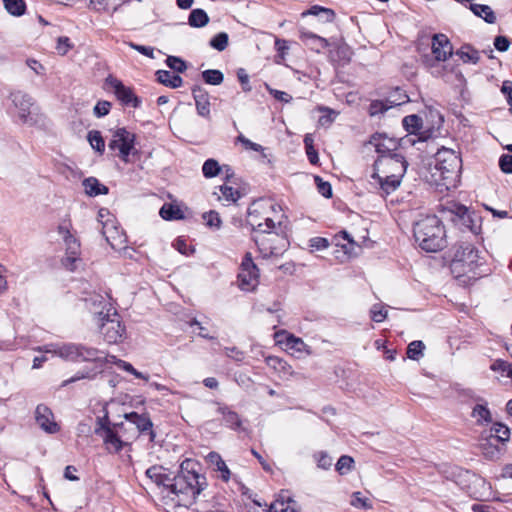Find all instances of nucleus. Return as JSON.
Instances as JSON below:
<instances>
[{
	"label": "nucleus",
	"instance_id": "1",
	"mask_svg": "<svg viewBox=\"0 0 512 512\" xmlns=\"http://www.w3.org/2000/svg\"><path fill=\"white\" fill-rule=\"evenodd\" d=\"M200 464L193 459H185L177 475L171 479L164 498H169L175 505L189 507L197 496L208 486L206 477L199 473Z\"/></svg>",
	"mask_w": 512,
	"mask_h": 512
},
{
	"label": "nucleus",
	"instance_id": "2",
	"mask_svg": "<svg viewBox=\"0 0 512 512\" xmlns=\"http://www.w3.org/2000/svg\"><path fill=\"white\" fill-rule=\"evenodd\" d=\"M478 249L469 242H460L453 246L450 261L452 275L463 284H469L485 275Z\"/></svg>",
	"mask_w": 512,
	"mask_h": 512
},
{
	"label": "nucleus",
	"instance_id": "3",
	"mask_svg": "<svg viewBox=\"0 0 512 512\" xmlns=\"http://www.w3.org/2000/svg\"><path fill=\"white\" fill-rule=\"evenodd\" d=\"M413 235L420 248L437 252L446 246V232L436 215H426L414 223Z\"/></svg>",
	"mask_w": 512,
	"mask_h": 512
},
{
	"label": "nucleus",
	"instance_id": "4",
	"mask_svg": "<svg viewBox=\"0 0 512 512\" xmlns=\"http://www.w3.org/2000/svg\"><path fill=\"white\" fill-rule=\"evenodd\" d=\"M510 439V429L499 422L484 429L479 436V448L488 460H497L505 452V444Z\"/></svg>",
	"mask_w": 512,
	"mask_h": 512
},
{
	"label": "nucleus",
	"instance_id": "5",
	"mask_svg": "<svg viewBox=\"0 0 512 512\" xmlns=\"http://www.w3.org/2000/svg\"><path fill=\"white\" fill-rule=\"evenodd\" d=\"M93 321L104 341L108 344H117L125 339L126 327L122 324L121 316L114 305H110L107 312H95Z\"/></svg>",
	"mask_w": 512,
	"mask_h": 512
},
{
	"label": "nucleus",
	"instance_id": "6",
	"mask_svg": "<svg viewBox=\"0 0 512 512\" xmlns=\"http://www.w3.org/2000/svg\"><path fill=\"white\" fill-rule=\"evenodd\" d=\"M408 163L401 154L379 156L373 166V174L384 178L402 179Z\"/></svg>",
	"mask_w": 512,
	"mask_h": 512
},
{
	"label": "nucleus",
	"instance_id": "7",
	"mask_svg": "<svg viewBox=\"0 0 512 512\" xmlns=\"http://www.w3.org/2000/svg\"><path fill=\"white\" fill-rule=\"evenodd\" d=\"M55 353L67 361H92L103 363L102 352L94 347H88L82 344H64L55 350Z\"/></svg>",
	"mask_w": 512,
	"mask_h": 512
},
{
	"label": "nucleus",
	"instance_id": "8",
	"mask_svg": "<svg viewBox=\"0 0 512 512\" xmlns=\"http://www.w3.org/2000/svg\"><path fill=\"white\" fill-rule=\"evenodd\" d=\"M435 169L443 179L457 177L462 168V160L453 149L442 147L434 157Z\"/></svg>",
	"mask_w": 512,
	"mask_h": 512
},
{
	"label": "nucleus",
	"instance_id": "9",
	"mask_svg": "<svg viewBox=\"0 0 512 512\" xmlns=\"http://www.w3.org/2000/svg\"><path fill=\"white\" fill-rule=\"evenodd\" d=\"M136 136L134 133L128 131L126 128H118L112 136V139L108 143L110 150H118L119 158L124 161H129L130 154H136L137 151L134 149Z\"/></svg>",
	"mask_w": 512,
	"mask_h": 512
},
{
	"label": "nucleus",
	"instance_id": "10",
	"mask_svg": "<svg viewBox=\"0 0 512 512\" xmlns=\"http://www.w3.org/2000/svg\"><path fill=\"white\" fill-rule=\"evenodd\" d=\"M238 286L243 291H253L256 288V264L251 252H247L241 262Z\"/></svg>",
	"mask_w": 512,
	"mask_h": 512
},
{
	"label": "nucleus",
	"instance_id": "11",
	"mask_svg": "<svg viewBox=\"0 0 512 512\" xmlns=\"http://www.w3.org/2000/svg\"><path fill=\"white\" fill-rule=\"evenodd\" d=\"M105 82L106 85L114 90L115 96L123 105L132 106L134 108H138L140 106L141 99L134 94L132 88L125 86L120 80L112 75H109Z\"/></svg>",
	"mask_w": 512,
	"mask_h": 512
},
{
	"label": "nucleus",
	"instance_id": "12",
	"mask_svg": "<svg viewBox=\"0 0 512 512\" xmlns=\"http://www.w3.org/2000/svg\"><path fill=\"white\" fill-rule=\"evenodd\" d=\"M278 343H284L287 350L297 353V357L302 354L311 355V348L299 337L287 333L286 331L277 332L275 334Z\"/></svg>",
	"mask_w": 512,
	"mask_h": 512
},
{
	"label": "nucleus",
	"instance_id": "13",
	"mask_svg": "<svg viewBox=\"0 0 512 512\" xmlns=\"http://www.w3.org/2000/svg\"><path fill=\"white\" fill-rule=\"evenodd\" d=\"M64 242L66 246V257L63 259V265L70 271H74L76 262L80 260V243L69 230H65Z\"/></svg>",
	"mask_w": 512,
	"mask_h": 512
},
{
	"label": "nucleus",
	"instance_id": "14",
	"mask_svg": "<svg viewBox=\"0 0 512 512\" xmlns=\"http://www.w3.org/2000/svg\"><path fill=\"white\" fill-rule=\"evenodd\" d=\"M35 420L42 430L49 434H55L60 430L54 420L53 412L44 404H39L35 410Z\"/></svg>",
	"mask_w": 512,
	"mask_h": 512
},
{
	"label": "nucleus",
	"instance_id": "15",
	"mask_svg": "<svg viewBox=\"0 0 512 512\" xmlns=\"http://www.w3.org/2000/svg\"><path fill=\"white\" fill-rule=\"evenodd\" d=\"M432 54L438 62L446 61L452 55V44L444 34H434L432 37Z\"/></svg>",
	"mask_w": 512,
	"mask_h": 512
},
{
	"label": "nucleus",
	"instance_id": "16",
	"mask_svg": "<svg viewBox=\"0 0 512 512\" xmlns=\"http://www.w3.org/2000/svg\"><path fill=\"white\" fill-rule=\"evenodd\" d=\"M369 143L375 147L379 156L397 154L398 142L382 134H375L371 137Z\"/></svg>",
	"mask_w": 512,
	"mask_h": 512
},
{
	"label": "nucleus",
	"instance_id": "17",
	"mask_svg": "<svg viewBox=\"0 0 512 512\" xmlns=\"http://www.w3.org/2000/svg\"><path fill=\"white\" fill-rule=\"evenodd\" d=\"M125 419L133 423L140 433H148L150 441H154L155 432L152 430L153 423L147 414H138L137 412H130L125 414Z\"/></svg>",
	"mask_w": 512,
	"mask_h": 512
},
{
	"label": "nucleus",
	"instance_id": "18",
	"mask_svg": "<svg viewBox=\"0 0 512 512\" xmlns=\"http://www.w3.org/2000/svg\"><path fill=\"white\" fill-rule=\"evenodd\" d=\"M10 99L12 100L15 107L19 109L20 119L24 123L28 122L30 108L33 105L32 98L26 93L16 91L10 94Z\"/></svg>",
	"mask_w": 512,
	"mask_h": 512
},
{
	"label": "nucleus",
	"instance_id": "19",
	"mask_svg": "<svg viewBox=\"0 0 512 512\" xmlns=\"http://www.w3.org/2000/svg\"><path fill=\"white\" fill-rule=\"evenodd\" d=\"M145 475L159 488H162L161 493L163 494V497H165V488H167L171 481V478L167 473V469L161 465H153L146 470Z\"/></svg>",
	"mask_w": 512,
	"mask_h": 512
},
{
	"label": "nucleus",
	"instance_id": "20",
	"mask_svg": "<svg viewBox=\"0 0 512 512\" xmlns=\"http://www.w3.org/2000/svg\"><path fill=\"white\" fill-rule=\"evenodd\" d=\"M192 95L195 100L197 114L203 118L210 119V101L207 91L200 86L192 89Z\"/></svg>",
	"mask_w": 512,
	"mask_h": 512
},
{
	"label": "nucleus",
	"instance_id": "21",
	"mask_svg": "<svg viewBox=\"0 0 512 512\" xmlns=\"http://www.w3.org/2000/svg\"><path fill=\"white\" fill-rule=\"evenodd\" d=\"M300 506L289 495L281 494L278 499L271 503L269 512H299Z\"/></svg>",
	"mask_w": 512,
	"mask_h": 512
},
{
	"label": "nucleus",
	"instance_id": "22",
	"mask_svg": "<svg viewBox=\"0 0 512 512\" xmlns=\"http://www.w3.org/2000/svg\"><path fill=\"white\" fill-rule=\"evenodd\" d=\"M206 461L210 464L213 470L220 473L219 478H221L225 482L229 481L231 477V472L228 466L226 465L225 461L217 452H210L206 457Z\"/></svg>",
	"mask_w": 512,
	"mask_h": 512
},
{
	"label": "nucleus",
	"instance_id": "23",
	"mask_svg": "<svg viewBox=\"0 0 512 512\" xmlns=\"http://www.w3.org/2000/svg\"><path fill=\"white\" fill-rule=\"evenodd\" d=\"M265 361L271 369L278 373L280 378L287 379L294 373L292 366L277 356H268Z\"/></svg>",
	"mask_w": 512,
	"mask_h": 512
},
{
	"label": "nucleus",
	"instance_id": "24",
	"mask_svg": "<svg viewBox=\"0 0 512 512\" xmlns=\"http://www.w3.org/2000/svg\"><path fill=\"white\" fill-rule=\"evenodd\" d=\"M99 436L102 437L106 449L110 453H118L122 450L124 442L112 427L110 429H106V431Z\"/></svg>",
	"mask_w": 512,
	"mask_h": 512
},
{
	"label": "nucleus",
	"instance_id": "25",
	"mask_svg": "<svg viewBox=\"0 0 512 512\" xmlns=\"http://www.w3.org/2000/svg\"><path fill=\"white\" fill-rule=\"evenodd\" d=\"M371 178L374 181V182H372V184L378 186L382 195H389L392 192H394L400 186V183L402 180V179L393 178V177H391V178L390 177L389 178L379 177V176H376L375 174H372Z\"/></svg>",
	"mask_w": 512,
	"mask_h": 512
},
{
	"label": "nucleus",
	"instance_id": "26",
	"mask_svg": "<svg viewBox=\"0 0 512 512\" xmlns=\"http://www.w3.org/2000/svg\"><path fill=\"white\" fill-rule=\"evenodd\" d=\"M112 298L106 294V296H103L101 294H92L90 297L85 298V302L89 306L90 309L94 310V313L97 311H104L107 312L108 307L110 305H113L111 302Z\"/></svg>",
	"mask_w": 512,
	"mask_h": 512
},
{
	"label": "nucleus",
	"instance_id": "27",
	"mask_svg": "<svg viewBox=\"0 0 512 512\" xmlns=\"http://www.w3.org/2000/svg\"><path fill=\"white\" fill-rule=\"evenodd\" d=\"M85 192L90 197H96L98 195H106L109 189L104 184L100 183L95 177L85 178L82 182Z\"/></svg>",
	"mask_w": 512,
	"mask_h": 512
},
{
	"label": "nucleus",
	"instance_id": "28",
	"mask_svg": "<svg viewBox=\"0 0 512 512\" xmlns=\"http://www.w3.org/2000/svg\"><path fill=\"white\" fill-rule=\"evenodd\" d=\"M156 76L159 83L170 88H179L183 83V80L179 75L173 74L167 70H158L156 72Z\"/></svg>",
	"mask_w": 512,
	"mask_h": 512
},
{
	"label": "nucleus",
	"instance_id": "29",
	"mask_svg": "<svg viewBox=\"0 0 512 512\" xmlns=\"http://www.w3.org/2000/svg\"><path fill=\"white\" fill-rule=\"evenodd\" d=\"M471 416L476 420L478 425L489 424L492 422V415L487 407V403L475 405Z\"/></svg>",
	"mask_w": 512,
	"mask_h": 512
},
{
	"label": "nucleus",
	"instance_id": "30",
	"mask_svg": "<svg viewBox=\"0 0 512 512\" xmlns=\"http://www.w3.org/2000/svg\"><path fill=\"white\" fill-rule=\"evenodd\" d=\"M470 10L478 17L482 18L486 23L493 24L496 16L492 8L484 4H470Z\"/></svg>",
	"mask_w": 512,
	"mask_h": 512
},
{
	"label": "nucleus",
	"instance_id": "31",
	"mask_svg": "<svg viewBox=\"0 0 512 512\" xmlns=\"http://www.w3.org/2000/svg\"><path fill=\"white\" fill-rule=\"evenodd\" d=\"M456 54L465 63L477 64L480 61L479 51L469 44L463 45Z\"/></svg>",
	"mask_w": 512,
	"mask_h": 512
},
{
	"label": "nucleus",
	"instance_id": "32",
	"mask_svg": "<svg viewBox=\"0 0 512 512\" xmlns=\"http://www.w3.org/2000/svg\"><path fill=\"white\" fill-rule=\"evenodd\" d=\"M160 216L164 220H179L183 219L184 215L179 206L172 203H165L159 211Z\"/></svg>",
	"mask_w": 512,
	"mask_h": 512
},
{
	"label": "nucleus",
	"instance_id": "33",
	"mask_svg": "<svg viewBox=\"0 0 512 512\" xmlns=\"http://www.w3.org/2000/svg\"><path fill=\"white\" fill-rule=\"evenodd\" d=\"M106 362L116 364L120 369H123L124 371L134 375L138 379H143L145 381H148V379H149L148 375H145L142 372L136 370L132 366V364H130L124 360L117 359L116 356H110L109 358L106 359Z\"/></svg>",
	"mask_w": 512,
	"mask_h": 512
},
{
	"label": "nucleus",
	"instance_id": "34",
	"mask_svg": "<svg viewBox=\"0 0 512 512\" xmlns=\"http://www.w3.org/2000/svg\"><path fill=\"white\" fill-rule=\"evenodd\" d=\"M3 4L6 11L14 17H20L26 12L24 0H3Z\"/></svg>",
	"mask_w": 512,
	"mask_h": 512
},
{
	"label": "nucleus",
	"instance_id": "35",
	"mask_svg": "<svg viewBox=\"0 0 512 512\" xmlns=\"http://www.w3.org/2000/svg\"><path fill=\"white\" fill-rule=\"evenodd\" d=\"M209 22V17L203 9H194L190 12L188 23L192 27H204Z\"/></svg>",
	"mask_w": 512,
	"mask_h": 512
},
{
	"label": "nucleus",
	"instance_id": "36",
	"mask_svg": "<svg viewBox=\"0 0 512 512\" xmlns=\"http://www.w3.org/2000/svg\"><path fill=\"white\" fill-rule=\"evenodd\" d=\"M219 412L223 415L226 426L232 429H239L241 427V420L236 412L229 410L227 407H220Z\"/></svg>",
	"mask_w": 512,
	"mask_h": 512
},
{
	"label": "nucleus",
	"instance_id": "37",
	"mask_svg": "<svg viewBox=\"0 0 512 512\" xmlns=\"http://www.w3.org/2000/svg\"><path fill=\"white\" fill-rule=\"evenodd\" d=\"M403 126L410 134H416L422 128V118L416 114L403 118Z\"/></svg>",
	"mask_w": 512,
	"mask_h": 512
},
{
	"label": "nucleus",
	"instance_id": "38",
	"mask_svg": "<svg viewBox=\"0 0 512 512\" xmlns=\"http://www.w3.org/2000/svg\"><path fill=\"white\" fill-rule=\"evenodd\" d=\"M222 172V167L213 158L207 159L202 166V173L206 178H213Z\"/></svg>",
	"mask_w": 512,
	"mask_h": 512
},
{
	"label": "nucleus",
	"instance_id": "39",
	"mask_svg": "<svg viewBox=\"0 0 512 512\" xmlns=\"http://www.w3.org/2000/svg\"><path fill=\"white\" fill-rule=\"evenodd\" d=\"M87 139L91 145V147L100 154H103L105 151V141L101 135V133L97 130H92L88 132Z\"/></svg>",
	"mask_w": 512,
	"mask_h": 512
},
{
	"label": "nucleus",
	"instance_id": "40",
	"mask_svg": "<svg viewBox=\"0 0 512 512\" xmlns=\"http://www.w3.org/2000/svg\"><path fill=\"white\" fill-rule=\"evenodd\" d=\"M321 14H325V22H332L335 19V12L332 9L325 8L319 5L312 6L309 10L303 12L302 15L319 16Z\"/></svg>",
	"mask_w": 512,
	"mask_h": 512
},
{
	"label": "nucleus",
	"instance_id": "41",
	"mask_svg": "<svg viewBox=\"0 0 512 512\" xmlns=\"http://www.w3.org/2000/svg\"><path fill=\"white\" fill-rule=\"evenodd\" d=\"M203 80L210 85H220L224 80V75L220 70L208 69L202 72Z\"/></svg>",
	"mask_w": 512,
	"mask_h": 512
},
{
	"label": "nucleus",
	"instance_id": "42",
	"mask_svg": "<svg viewBox=\"0 0 512 512\" xmlns=\"http://www.w3.org/2000/svg\"><path fill=\"white\" fill-rule=\"evenodd\" d=\"M228 41V34L225 32H220L210 40V46L218 51H223L227 48Z\"/></svg>",
	"mask_w": 512,
	"mask_h": 512
},
{
	"label": "nucleus",
	"instance_id": "43",
	"mask_svg": "<svg viewBox=\"0 0 512 512\" xmlns=\"http://www.w3.org/2000/svg\"><path fill=\"white\" fill-rule=\"evenodd\" d=\"M425 346L422 341H413L407 347V356L412 360H418L423 354Z\"/></svg>",
	"mask_w": 512,
	"mask_h": 512
},
{
	"label": "nucleus",
	"instance_id": "44",
	"mask_svg": "<svg viewBox=\"0 0 512 512\" xmlns=\"http://www.w3.org/2000/svg\"><path fill=\"white\" fill-rule=\"evenodd\" d=\"M314 460L317 463L318 468L328 470L333 464V459L326 452L320 451L314 454Z\"/></svg>",
	"mask_w": 512,
	"mask_h": 512
},
{
	"label": "nucleus",
	"instance_id": "45",
	"mask_svg": "<svg viewBox=\"0 0 512 512\" xmlns=\"http://www.w3.org/2000/svg\"><path fill=\"white\" fill-rule=\"evenodd\" d=\"M353 463L354 460L352 457L343 455L338 459L335 468L341 475H343L352 469Z\"/></svg>",
	"mask_w": 512,
	"mask_h": 512
},
{
	"label": "nucleus",
	"instance_id": "46",
	"mask_svg": "<svg viewBox=\"0 0 512 512\" xmlns=\"http://www.w3.org/2000/svg\"><path fill=\"white\" fill-rule=\"evenodd\" d=\"M165 62L170 69L178 73H183L187 68L185 61L176 56H168Z\"/></svg>",
	"mask_w": 512,
	"mask_h": 512
},
{
	"label": "nucleus",
	"instance_id": "47",
	"mask_svg": "<svg viewBox=\"0 0 512 512\" xmlns=\"http://www.w3.org/2000/svg\"><path fill=\"white\" fill-rule=\"evenodd\" d=\"M111 427L108 411L104 410V415L102 417H97L96 419L95 434L99 436L105 432L106 429H110Z\"/></svg>",
	"mask_w": 512,
	"mask_h": 512
},
{
	"label": "nucleus",
	"instance_id": "48",
	"mask_svg": "<svg viewBox=\"0 0 512 512\" xmlns=\"http://www.w3.org/2000/svg\"><path fill=\"white\" fill-rule=\"evenodd\" d=\"M371 319L377 323L383 322L387 317V310L381 304H374L370 310Z\"/></svg>",
	"mask_w": 512,
	"mask_h": 512
},
{
	"label": "nucleus",
	"instance_id": "49",
	"mask_svg": "<svg viewBox=\"0 0 512 512\" xmlns=\"http://www.w3.org/2000/svg\"><path fill=\"white\" fill-rule=\"evenodd\" d=\"M220 189V192L222 194V196L227 200V201H233V202H236L240 197H241V194L238 190H235L233 187L231 186H228V185H221L219 187Z\"/></svg>",
	"mask_w": 512,
	"mask_h": 512
},
{
	"label": "nucleus",
	"instance_id": "50",
	"mask_svg": "<svg viewBox=\"0 0 512 512\" xmlns=\"http://www.w3.org/2000/svg\"><path fill=\"white\" fill-rule=\"evenodd\" d=\"M204 220L206 221V225L211 228L219 229L221 226V219L219 213L211 210L203 215Z\"/></svg>",
	"mask_w": 512,
	"mask_h": 512
},
{
	"label": "nucleus",
	"instance_id": "51",
	"mask_svg": "<svg viewBox=\"0 0 512 512\" xmlns=\"http://www.w3.org/2000/svg\"><path fill=\"white\" fill-rule=\"evenodd\" d=\"M490 369L495 372H506L507 376L511 377L512 363L498 359L491 364Z\"/></svg>",
	"mask_w": 512,
	"mask_h": 512
},
{
	"label": "nucleus",
	"instance_id": "52",
	"mask_svg": "<svg viewBox=\"0 0 512 512\" xmlns=\"http://www.w3.org/2000/svg\"><path fill=\"white\" fill-rule=\"evenodd\" d=\"M317 183L318 192L325 198L332 196V188L329 182L323 181L319 176L315 177Z\"/></svg>",
	"mask_w": 512,
	"mask_h": 512
},
{
	"label": "nucleus",
	"instance_id": "53",
	"mask_svg": "<svg viewBox=\"0 0 512 512\" xmlns=\"http://www.w3.org/2000/svg\"><path fill=\"white\" fill-rule=\"evenodd\" d=\"M351 505L357 508H371V505L368 503V499L362 497L360 492H354L352 494Z\"/></svg>",
	"mask_w": 512,
	"mask_h": 512
},
{
	"label": "nucleus",
	"instance_id": "54",
	"mask_svg": "<svg viewBox=\"0 0 512 512\" xmlns=\"http://www.w3.org/2000/svg\"><path fill=\"white\" fill-rule=\"evenodd\" d=\"M111 106L112 105L109 101H105V100L98 101L94 107V114L97 117L106 116L110 112Z\"/></svg>",
	"mask_w": 512,
	"mask_h": 512
},
{
	"label": "nucleus",
	"instance_id": "55",
	"mask_svg": "<svg viewBox=\"0 0 512 512\" xmlns=\"http://www.w3.org/2000/svg\"><path fill=\"white\" fill-rule=\"evenodd\" d=\"M97 372H92V371H82V372H78L75 376L71 377L70 379L68 380H65L63 383H62V386H67L68 384L70 383H73V382H76L78 380H81V379H93L95 376H96Z\"/></svg>",
	"mask_w": 512,
	"mask_h": 512
},
{
	"label": "nucleus",
	"instance_id": "56",
	"mask_svg": "<svg viewBox=\"0 0 512 512\" xmlns=\"http://www.w3.org/2000/svg\"><path fill=\"white\" fill-rule=\"evenodd\" d=\"M237 77L241 83L242 89L244 91H251L252 87L249 85V75L244 68H239L237 70Z\"/></svg>",
	"mask_w": 512,
	"mask_h": 512
},
{
	"label": "nucleus",
	"instance_id": "57",
	"mask_svg": "<svg viewBox=\"0 0 512 512\" xmlns=\"http://www.w3.org/2000/svg\"><path fill=\"white\" fill-rule=\"evenodd\" d=\"M499 166L504 173H512V155H502L499 159Z\"/></svg>",
	"mask_w": 512,
	"mask_h": 512
},
{
	"label": "nucleus",
	"instance_id": "58",
	"mask_svg": "<svg viewBox=\"0 0 512 512\" xmlns=\"http://www.w3.org/2000/svg\"><path fill=\"white\" fill-rule=\"evenodd\" d=\"M301 38L316 41L319 44L320 48H326L329 45L328 41L325 38L320 37L312 32H302Z\"/></svg>",
	"mask_w": 512,
	"mask_h": 512
},
{
	"label": "nucleus",
	"instance_id": "59",
	"mask_svg": "<svg viewBox=\"0 0 512 512\" xmlns=\"http://www.w3.org/2000/svg\"><path fill=\"white\" fill-rule=\"evenodd\" d=\"M72 47L68 37H59L57 41V51L60 55H65Z\"/></svg>",
	"mask_w": 512,
	"mask_h": 512
},
{
	"label": "nucleus",
	"instance_id": "60",
	"mask_svg": "<svg viewBox=\"0 0 512 512\" xmlns=\"http://www.w3.org/2000/svg\"><path fill=\"white\" fill-rule=\"evenodd\" d=\"M238 485L239 491L241 492L242 501L245 503V505H248L246 501H249L252 504H256V499L253 497V494L251 493L250 489L242 483H238Z\"/></svg>",
	"mask_w": 512,
	"mask_h": 512
},
{
	"label": "nucleus",
	"instance_id": "61",
	"mask_svg": "<svg viewBox=\"0 0 512 512\" xmlns=\"http://www.w3.org/2000/svg\"><path fill=\"white\" fill-rule=\"evenodd\" d=\"M129 46L138 51L139 53H141L142 55H145L149 58H154V49L150 46H143V45H139V44H135L133 42H130L129 43Z\"/></svg>",
	"mask_w": 512,
	"mask_h": 512
},
{
	"label": "nucleus",
	"instance_id": "62",
	"mask_svg": "<svg viewBox=\"0 0 512 512\" xmlns=\"http://www.w3.org/2000/svg\"><path fill=\"white\" fill-rule=\"evenodd\" d=\"M175 248L184 255H189L194 252V249L189 247L186 241L182 238H177L174 243Z\"/></svg>",
	"mask_w": 512,
	"mask_h": 512
},
{
	"label": "nucleus",
	"instance_id": "63",
	"mask_svg": "<svg viewBox=\"0 0 512 512\" xmlns=\"http://www.w3.org/2000/svg\"><path fill=\"white\" fill-rule=\"evenodd\" d=\"M494 46L500 52H505L510 46V42L505 36H497L494 39Z\"/></svg>",
	"mask_w": 512,
	"mask_h": 512
},
{
	"label": "nucleus",
	"instance_id": "64",
	"mask_svg": "<svg viewBox=\"0 0 512 512\" xmlns=\"http://www.w3.org/2000/svg\"><path fill=\"white\" fill-rule=\"evenodd\" d=\"M310 246L316 250H322L329 246V241L323 237H314L310 239Z\"/></svg>",
	"mask_w": 512,
	"mask_h": 512
}]
</instances>
